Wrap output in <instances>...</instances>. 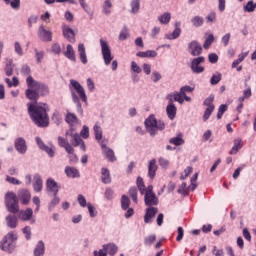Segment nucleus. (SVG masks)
Instances as JSON below:
<instances>
[{
    "mask_svg": "<svg viewBox=\"0 0 256 256\" xmlns=\"http://www.w3.org/2000/svg\"><path fill=\"white\" fill-rule=\"evenodd\" d=\"M28 114L37 127H47L49 125V115L47 114V104L33 102L28 103Z\"/></svg>",
    "mask_w": 256,
    "mask_h": 256,
    "instance_id": "obj_1",
    "label": "nucleus"
},
{
    "mask_svg": "<svg viewBox=\"0 0 256 256\" xmlns=\"http://www.w3.org/2000/svg\"><path fill=\"white\" fill-rule=\"evenodd\" d=\"M69 89L72 95V101L76 103L78 109H81V101L87 103V94H85V88L81 86L77 80H70ZM81 99V101L79 100Z\"/></svg>",
    "mask_w": 256,
    "mask_h": 256,
    "instance_id": "obj_2",
    "label": "nucleus"
},
{
    "mask_svg": "<svg viewBox=\"0 0 256 256\" xmlns=\"http://www.w3.org/2000/svg\"><path fill=\"white\" fill-rule=\"evenodd\" d=\"M17 239H19L17 232H9L0 241V249L2 251H5V253H13V251H15V248L17 247Z\"/></svg>",
    "mask_w": 256,
    "mask_h": 256,
    "instance_id": "obj_3",
    "label": "nucleus"
},
{
    "mask_svg": "<svg viewBox=\"0 0 256 256\" xmlns=\"http://www.w3.org/2000/svg\"><path fill=\"white\" fill-rule=\"evenodd\" d=\"M145 127L146 131L150 133L151 137H155V135H157V131H163V129H165V122L157 120V118H155V115H150L145 120Z\"/></svg>",
    "mask_w": 256,
    "mask_h": 256,
    "instance_id": "obj_4",
    "label": "nucleus"
},
{
    "mask_svg": "<svg viewBox=\"0 0 256 256\" xmlns=\"http://www.w3.org/2000/svg\"><path fill=\"white\" fill-rule=\"evenodd\" d=\"M17 194L14 192H8L5 195V205L9 213H19V201L17 200Z\"/></svg>",
    "mask_w": 256,
    "mask_h": 256,
    "instance_id": "obj_5",
    "label": "nucleus"
},
{
    "mask_svg": "<svg viewBox=\"0 0 256 256\" xmlns=\"http://www.w3.org/2000/svg\"><path fill=\"white\" fill-rule=\"evenodd\" d=\"M27 87H35L38 90V93L41 95H49V87L45 84L35 81L33 76H28L26 79Z\"/></svg>",
    "mask_w": 256,
    "mask_h": 256,
    "instance_id": "obj_6",
    "label": "nucleus"
},
{
    "mask_svg": "<svg viewBox=\"0 0 256 256\" xmlns=\"http://www.w3.org/2000/svg\"><path fill=\"white\" fill-rule=\"evenodd\" d=\"M100 47L105 65H111V61H113V55H111V48L109 47V44L107 41L100 39Z\"/></svg>",
    "mask_w": 256,
    "mask_h": 256,
    "instance_id": "obj_7",
    "label": "nucleus"
},
{
    "mask_svg": "<svg viewBox=\"0 0 256 256\" xmlns=\"http://www.w3.org/2000/svg\"><path fill=\"white\" fill-rule=\"evenodd\" d=\"M144 201L145 205L151 207L153 205H157L159 203V199H157V195L153 192V185H149L147 190L144 192Z\"/></svg>",
    "mask_w": 256,
    "mask_h": 256,
    "instance_id": "obj_8",
    "label": "nucleus"
},
{
    "mask_svg": "<svg viewBox=\"0 0 256 256\" xmlns=\"http://www.w3.org/2000/svg\"><path fill=\"white\" fill-rule=\"evenodd\" d=\"M117 251H119L117 245L110 243L104 245L103 249H100L99 251H94V256H107V253L108 255L114 256Z\"/></svg>",
    "mask_w": 256,
    "mask_h": 256,
    "instance_id": "obj_9",
    "label": "nucleus"
},
{
    "mask_svg": "<svg viewBox=\"0 0 256 256\" xmlns=\"http://www.w3.org/2000/svg\"><path fill=\"white\" fill-rule=\"evenodd\" d=\"M204 61L205 57L203 56L192 59L190 65L192 73H195L196 75H199V73H203V71H205V67L201 66V63H203Z\"/></svg>",
    "mask_w": 256,
    "mask_h": 256,
    "instance_id": "obj_10",
    "label": "nucleus"
},
{
    "mask_svg": "<svg viewBox=\"0 0 256 256\" xmlns=\"http://www.w3.org/2000/svg\"><path fill=\"white\" fill-rule=\"evenodd\" d=\"M100 145L102 147V153L106 157L107 160H109L111 163H115L117 161V158L115 157V152L113 149L107 147V144H105V140H102L100 142Z\"/></svg>",
    "mask_w": 256,
    "mask_h": 256,
    "instance_id": "obj_11",
    "label": "nucleus"
},
{
    "mask_svg": "<svg viewBox=\"0 0 256 256\" xmlns=\"http://www.w3.org/2000/svg\"><path fill=\"white\" fill-rule=\"evenodd\" d=\"M35 141L39 149L45 151V153H47V155H49L50 157H55V146H53L52 144L50 146L45 145L40 137H36Z\"/></svg>",
    "mask_w": 256,
    "mask_h": 256,
    "instance_id": "obj_12",
    "label": "nucleus"
},
{
    "mask_svg": "<svg viewBox=\"0 0 256 256\" xmlns=\"http://www.w3.org/2000/svg\"><path fill=\"white\" fill-rule=\"evenodd\" d=\"M16 197L22 205H29L31 203V192L27 189L19 190Z\"/></svg>",
    "mask_w": 256,
    "mask_h": 256,
    "instance_id": "obj_13",
    "label": "nucleus"
},
{
    "mask_svg": "<svg viewBox=\"0 0 256 256\" xmlns=\"http://www.w3.org/2000/svg\"><path fill=\"white\" fill-rule=\"evenodd\" d=\"M188 53L191 54L193 57H199L201 53H203V47L199 42L197 41H192L188 45Z\"/></svg>",
    "mask_w": 256,
    "mask_h": 256,
    "instance_id": "obj_14",
    "label": "nucleus"
},
{
    "mask_svg": "<svg viewBox=\"0 0 256 256\" xmlns=\"http://www.w3.org/2000/svg\"><path fill=\"white\" fill-rule=\"evenodd\" d=\"M14 147L20 155H25V153H27V142L23 138H17L14 142Z\"/></svg>",
    "mask_w": 256,
    "mask_h": 256,
    "instance_id": "obj_15",
    "label": "nucleus"
},
{
    "mask_svg": "<svg viewBox=\"0 0 256 256\" xmlns=\"http://www.w3.org/2000/svg\"><path fill=\"white\" fill-rule=\"evenodd\" d=\"M18 219H20V221H31V219H33V209L26 208L24 210H19Z\"/></svg>",
    "mask_w": 256,
    "mask_h": 256,
    "instance_id": "obj_16",
    "label": "nucleus"
},
{
    "mask_svg": "<svg viewBox=\"0 0 256 256\" xmlns=\"http://www.w3.org/2000/svg\"><path fill=\"white\" fill-rule=\"evenodd\" d=\"M157 213H159V209L155 207L147 208L144 216V223H153V219H155V215H157Z\"/></svg>",
    "mask_w": 256,
    "mask_h": 256,
    "instance_id": "obj_17",
    "label": "nucleus"
},
{
    "mask_svg": "<svg viewBox=\"0 0 256 256\" xmlns=\"http://www.w3.org/2000/svg\"><path fill=\"white\" fill-rule=\"evenodd\" d=\"M62 33L65 39L70 43H75V32L67 25L62 26Z\"/></svg>",
    "mask_w": 256,
    "mask_h": 256,
    "instance_id": "obj_18",
    "label": "nucleus"
},
{
    "mask_svg": "<svg viewBox=\"0 0 256 256\" xmlns=\"http://www.w3.org/2000/svg\"><path fill=\"white\" fill-rule=\"evenodd\" d=\"M66 135L70 137H72V140H70L71 145H73V147H77L78 145L81 144L82 140H81V136H79V134H77V132H75V129L71 128L68 132H66Z\"/></svg>",
    "mask_w": 256,
    "mask_h": 256,
    "instance_id": "obj_19",
    "label": "nucleus"
},
{
    "mask_svg": "<svg viewBox=\"0 0 256 256\" xmlns=\"http://www.w3.org/2000/svg\"><path fill=\"white\" fill-rule=\"evenodd\" d=\"M46 188L48 193H52L56 196L59 193V185L52 178H49L46 182Z\"/></svg>",
    "mask_w": 256,
    "mask_h": 256,
    "instance_id": "obj_20",
    "label": "nucleus"
},
{
    "mask_svg": "<svg viewBox=\"0 0 256 256\" xmlns=\"http://www.w3.org/2000/svg\"><path fill=\"white\" fill-rule=\"evenodd\" d=\"M25 95L30 101H37L39 99V91L35 87L28 86Z\"/></svg>",
    "mask_w": 256,
    "mask_h": 256,
    "instance_id": "obj_21",
    "label": "nucleus"
},
{
    "mask_svg": "<svg viewBox=\"0 0 256 256\" xmlns=\"http://www.w3.org/2000/svg\"><path fill=\"white\" fill-rule=\"evenodd\" d=\"M38 36L41 41H51L52 39L51 31L46 30L43 25L39 27Z\"/></svg>",
    "mask_w": 256,
    "mask_h": 256,
    "instance_id": "obj_22",
    "label": "nucleus"
},
{
    "mask_svg": "<svg viewBox=\"0 0 256 256\" xmlns=\"http://www.w3.org/2000/svg\"><path fill=\"white\" fill-rule=\"evenodd\" d=\"M33 189L35 193H41L43 191V179L39 174L34 175Z\"/></svg>",
    "mask_w": 256,
    "mask_h": 256,
    "instance_id": "obj_23",
    "label": "nucleus"
},
{
    "mask_svg": "<svg viewBox=\"0 0 256 256\" xmlns=\"http://www.w3.org/2000/svg\"><path fill=\"white\" fill-rule=\"evenodd\" d=\"M6 225L10 229H16L17 225H19V219L15 214H9L6 216Z\"/></svg>",
    "mask_w": 256,
    "mask_h": 256,
    "instance_id": "obj_24",
    "label": "nucleus"
},
{
    "mask_svg": "<svg viewBox=\"0 0 256 256\" xmlns=\"http://www.w3.org/2000/svg\"><path fill=\"white\" fill-rule=\"evenodd\" d=\"M58 145L59 147H63L67 153H75L73 146H71V144L61 136L58 137Z\"/></svg>",
    "mask_w": 256,
    "mask_h": 256,
    "instance_id": "obj_25",
    "label": "nucleus"
},
{
    "mask_svg": "<svg viewBox=\"0 0 256 256\" xmlns=\"http://www.w3.org/2000/svg\"><path fill=\"white\" fill-rule=\"evenodd\" d=\"M63 55L66 56L69 61H73V63L77 61V57L75 56V49H73L71 44L66 46V51L63 52Z\"/></svg>",
    "mask_w": 256,
    "mask_h": 256,
    "instance_id": "obj_26",
    "label": "nucleus"
},
{
    "mask_svg": "<svg viewBox=\"0 0 256 256\" xmlns=\"http://www.w3.org/2000/svg\"><path fill=\"white\" fill-rule=\"evenodd\" d=\"M157 174V160L152 159L148 165V177L150 179H155V175Z\"/></svg>",
    "mask_w": 256,
    "mask_h": 256,
    "instance_id": "obj_27",
    "label": "nucleus"
},
{
    "mask_svg": "<svg viewBox=\"0 0 256 256\" xmlns=\"http://www.w3.org/2000/svg\"><path fill=\"white\" fill-rule=\"evenodd\" d=\"M13 69H15V64H13V59L7 58L5 68H4L5 75L7 77H11V75H13Z\"/></svg>",
    "mask_w": 256,
    "mask_h": 256,
    "instance_id": "obj_28",
    "label": "nucleus"
},
{
    "mask_svg": "<svg viewBox=\"0 0 256 256\" xmlns=\"http://www.w3.org/2000/svg\"><path fill=\"white\" fill-rule=\"evenodd\" d=\"M166 113L168 115V118L173 121L175 117H177V107L175 104H168L166 107Z\"/></svg>",
    "mask_w": 256,
    "mask_h": 256,
    "instance_id": "obj_29",
    "label": "nucleus"
},
{
    "mask_svg": "<svg viewBox=\"0 0 256 256\" xmlns=\"http://www.w3.org/2000/svg\"><path fill=\"white\" fill-rule=\"evenodd\" d=\"M78 53H79L81 63H83V65H87V61H88L87 60V52H85L84 44L78 45Z\"/></svg>",
    "mask_w": 256,
    "mask_h": 256,
    "instance_id": "obj_30",
    "label": "nucleus"
},
{
    "mask_svg": "<svg viewBox=\"0 0 256 256\" xmlns=\"http://www.w3.org/2000/svg\"><path fill=\"white\" fill-rule=\"evenodd\" d=\"M65 173L67 177H70V179H75L77 177H80L79 170H77V168L75 167L67 166L65 168Z\"/></svg>",
    "mask_w": 256,
    "mask_h": 256,
    "instance_id": "obj_31",
    "label": "nucleus"
},
{
    "mask_svg": "<svg viewBox=\"0 0 256 256\" xmlns=\"http://www.w3.org/2000/svg\"><path fill=\"white\" fill-rule=\"evenodd\" d=\"M111 9H113V2L111 0H104L102 13H104V15H111Z\"/></svg>",
    "mask_w": 256,
    "mask_h": 256,
    "instance_id": "obj_32",
    "label": "nucleus"
},
{
    "mask_svg": "<svg viewBox=\"0 0 256 256\" xmlns=\"http://www.w3.org/2000/svg\"><path fill=\"white\" fill-rule=\"evenodd\" d=\"M101 175L102 183H105V185L111 183V173L109 172V169L102 168Z\"/></svg>",
    "mask_w": 256,
    "mask_h": 256,
    "instance_id": "obj_33",
    "label": "nucleus"
},
{
    "mask_svg": "<svg viewBox=\"0 0 256 256\" xmlns=\"http://www.w3.org/2000/svg\"><path fill=\"white\" fill-rule=\"evenodd\" d=\"M241 147H243V140H241L239 138L234 140V146L230 150V155H237V153L239 152V149H241Z\"/></svg>",
    "mask_w": 256,
    "mask_h": 256,
    "instance_id": "obj_34",
    "label": "nucleus"
},
{
    "mask_svg": "<svg viewBox=\"0 0 256 256\" xmlns=\"http://www.w3.org/2000/svg\"><path fill=\"white\" fill-rule=\"evenodd\" d=\"M45 255V243L43 241H39L35 250H34V256H43Z\"/></svg>",
    "mask_w": 256,
    "mask_h": 256,
    "instance_id": "obj_35",
    "label": "nucleus"
},
{
    "mask_svg": "<svg viewBox=\"0 0 256 256\" xmlns=\"http://www.w3.org/2000/svg\"><path fill=\"white\" fill-rule=\"evenodd\" d=\"M130 6V13L136 15V13H139V10L141 9V0H132Z\"/></svg>",
    "mask_w": 256,
    "mask_h": 256,
    "instance_id": "obj_36",
    "label": "nucleus"
},
{
    "mask_svg": "<svg viewBox=\"0 0 256 256\" xmlns=\"http://www.w3.org/2000/svg\"><path fill=\"white\" fill-rule=\"evenodd\" d=\"M158 21L159 23H161V25H169V22L171 21V13L169 12L163 13L158 17Z\"/></svg>",
    "mask_w": 256,
    "mask_h": 256,
    "instance_id": "obj_37",
    "label": "nucleus"
},
{
    "mask_svg": "<svg viewBox=\"0 0 256 256\" xmlns=\"http://www.w3.org/2000/svg\"><path fill=\"white\" fill-rule=\"evenodd\" d=\"M94 135L96 141H100L101 143V139H103V129H101V126H99V124L94 125Z\"/></svg>",
    "mask_w": 256,
    "mask_h": 256,
    "instance_id": "obj_38",
    "label": "nucleus"
},
{
    "mask_svg": "<svg viewBox=\"0 0 256 256\" xmlns=\"http://www.w3.org/2000/svg\"><path fill=\"white\" fill-rule=\"evenodd\" d=\"M136 185L138 187V191H140V193L142 195H145V192L147 191V188L145 187V182L143 181V179L141 178V176H139L137 178V181H136Z\"/></svg>",
    "mask_w": 256,
    "mask_h": 256,
    "instance_id": "obj_39",
    "label": "nucleus"
},
{
    "mask_svg": "<svg viewBox=\"0 0 256 256\" xmlns=\"http://www.w3.org/2000/svg\"><path fill=\"white\" fill-rule=\"evenodd\" d=\"M169 143L171 145H175L176 147H179L180 145H184L185 144V140H183V137H181V135H178L174 138H171L169 140Z\"/></svg>",
    "mask_w": 256,
    "mask_h": 256,
    "instance_id": "obj_40",
    "label": "nucleus"
},
{
    "mask_svg": "<svg viewBox=\"0 0 256 256\" xmlns=\"http://www.w3.org/2000/svg\"><path fill=\"white\" fill-rule=\"evenodd\" d=\"M137 57H142V58H145V57H157V52H155V50H148V51H145V52H138L136 54Z\"/></svg>",
    "mask_w": 256,
    "mask_h": 256,
    "instance_id": "obj_41",
    "label": "nucleus"
},
{
    "mask_svg": "<svg viewBox=\"0 0 256 256\" xmlns=\"http://www.w3.org/2000/svg\"><path fill=\"white\" fill-rule=\"evenodd\" d=\"M131 205V200H129V197L126 195H122L121 198V207L124 211H127L129 209V206Z\"/></svg>",
    "mask_w": 256,
    "mask_h": 256,
    "instance_id": "obj_42",
    "label": "nucleus"
},
{
    "mask_svg": "<svg viewBox=\"0 0 256 256\" xmlns=\"http://www.w3.org/2000/svg\"><path fill=\"white\" fill-rule=\"evenodd\" d=\"M256 8V3L253 2V0H250L247 2V4L243 7L244 11L247 13H253Z\"/></svg>",
    "mask_w": 256,
    "mask_h": 256,
    "instance_id": "obj_43",
    "label": "nucleus"
},
{
    "mask_svg": "<svg viewBox=\"0 0 256 256\" xmlns=\"http://www.w3.org/2000/svg\"><path fill=\"white\" fill-rule=\"evenodd\" d=\"M204 22L205 20L203 19V17L200 16H195L191 19V23L194 27H201Z\"/></svg>",
    "mask_w": 256,
    "mask_h": 256,
    "instance_id": "obj_44",
    "label": "nucleus"
},
{
    "mask_svg": "<svg viewBox=\"0 0 256 256\" xmlns=\"http://www.w3.org/2000/svg\"><path fill=\"white\" fill-rule=\"evenodd\" d=\"M78 1L82 9H84L85 13H87V15H90V17H93V12H91V9L89 8V5L85 2V0Z\"/></svg>",
    "mask_w": 256,
    "mask_h": 256,
    "instance_id": "obj_45",
    "label": "nucleus"
},
{
    "mask_svg": "<svg viewBox=\"0 0 256 256\" xmlns=\"http://www.w3.org/2000/svg\"><path fill=\"white\" fill-rule=\"evenodd\" d=\"M222 79L221 73L217 72L216 74L212 75L210 79L211 85H218Z\"/></svg>",
    "mask_w": 256,
    "mask_h": 256,
    "instance_id": "obj_46",
    "label": "nucleus"
},
{
    "mask_svg": "<svg viewBox=\"0 0 256 256\" xmlns=\"http://www.w3.org/2000/svg\"><path fill=\"white\" fill-rule=\"evenodd\" d=\"M181 35V28H175L171 34L166 35V39L173 40L177 39Z\"/></svg>",
    "mask_w": 256,
    "mask_h": 256,
    "instance_id": "obj_47",
    "label": "nucleus"
},
{
    "mask_svg": "<svg viewBox=\"0 0 256 256\" xmlns=\"http://www.w3.org/2000/svg\"><path fill=\"white\" fill-rule=\"evenodd\" d=\"M213 41H215V36H213V34H209V36L206 38L205 42H204V49H209V47H211V45H213Z\"/></svg>",
    "mask_w": 256,
    "mask_h": 256,
    "instance_id": "obj_48",
    "label": "nucleus"
},
{
    "mask_svg": "<svg viewBox=\"0 0 256 256\" xmlns=\"http://www.w3.org/2000/svg\"><path fill=\"white\" fill-rule=\"evenodd\" d=\"M7 5H10L12 9H19L21 0H4Z\"/></svg>",
    "mask_w": 256,
    "mask_h": 256,
    "instance_id": "obj_49",
    "label": "nucleus"
},
{
    "mask_svg": "<svg viewBox=\"0 0 256 256\" xmlns=\"http://www.w3.org/2000/svg\"><path fill=\"white\" fill-rule=\"evenodd\" d=\"M213 111H215V106L207 107L203 115V121H207V119L211 117V113H213Z\"/></svg>",
    "mask_w": 256,
    "mask_h": 256,
    "instance_id": "obj_50",
    "label": "nucleus"
},
{
    "mask_svg": "<svg viewBox=\"0 0 256 256\" xmlns=\"http://www.w3.org/2000/svg\"><path fill=\"white\" fill-rule=\"evenodd\" d=\"M66 123H69V125L77 123V116H75V114L68 113L66 115Z\"/></svg>",
    "mask_w": 256,
    "mask_h": 256,
    "instance_id": "obj_51",
    "label": "nucleus"
},
{
    "mask_svg": "<svg viewBox=\"0 0 256 256\" xmlns=\"http://www.w3.org/2000/svg\"><path fill=\"white\" fill-rule=\"evenodd\" d=\"M127 37H129V30H127V27H124L120 34H119V41H125V39H127Z\"/></svg>",
    "mask_w": 256,
    "mask_h": 256,
    "instance_id": "obj_52",
    "label": "nucleus"
},
{
    "mask_svg": "<svg viewBox=\"0 0 256 256\" xmlns=\"http://www.w3.org/2000/svg\"><path fill=\"white\" fill-rule=\"evenodd\" d=\"M14 51L19 55V57H23V47H21V43L15 42L14 43Z\"/></svg>",
    "mask_w": 256,
    "mask_h": 256,
    "instance_id": "obj_53",
    "label": "nucleus"
},
{
    "mask_svg": "<svg viewBox=\"0 0 256 256\" xmlns=\"http://www.w3.org/2000/svg\"><path fill=\"white\" fill-rule=\"evenodd\" d=\"M154 241H157V236H155V235H150V236H148V237L145 238L144 244L146 245V247H151V244H152Z\"/></svg>",
    "mask_w": 256,
    "mask_h": 256,
    "instance_id": "obj_54",
    "label": "nucleus"
},
{
    "mask_svg": "<svg viewBox=\"0 0 256 256\" xmlns=\"http://www.w3.org/2000/svg\"><path fill=\"white\" fill-rule=\"evenodd\" d=\"M174 101H177L178 103H180V105H183V103H185V99L183 98V94L179 92H175L174 93Z\"/></svg>",
    "mask_w": 256,
    "mask_h": 256,
    "instance_id": "obj_55",
    "label": "nucleus"
},
{
    "mask_svg": "<svg viewBox=\"0 0 256 256\" xmlns=\"http://www.w3.org/2000/svg\"><path fill=\"white\" fill-rule=\"evenodd\" d=\"M34 51H35L37 63H41V61H43V57H45V52L39 51L37 50V48H35Z\"/></svg>",
    "mask_w": 256,
    "mask_h": 256,
    "instance_id": "obj_56",
    "label": "nucleus"
},
{
    "mask_svg": "<svg viewBox=\"0 0 256 256\" xmlns=\"http://www.w3.org/2000/svg\"><path fill=\"white\" fill-rule=\"evenodd\" d=\"M206 20H207V23H215V21H217V13H215V12H210V13L206 16Z\"/></svg>",
    "mask_w": 256,
    "mask_h": 256,
    "instance_id": "obj_57",
    "label": "nucleus"
},
{
    "mask_svg": "<svg viewBox=\"0 0 256 256\" xmlns=\"http://www.w3.org/2000/svg\"><path fill=\"white\" fill-rule=\"evenodd\" d=\"M129 195L132 201H134V203H137V188L135 187L130 188Z\"/></svg>",
    "mask_w": 256,
    "mask_h": 256,
    "instance_id": "obj_58",
    "label": "nucleus"
},
{
    "mask_svg": "<svg viewBox=\"0 0 256 256\" xmlns=\"http://www.w3.org/2000/svg\"><path fill=\"white\" fill-rule=\"evenodd\" d=\"M161 77V73L153 71L151 75V80L153 81V83H158V81H161Z\"/></svg>",
    "mask_w": 256,
    "mask_h": 256,
    "instance_id": "obj_59",
    "label": "nucleus"
},
{
    "mask_svg": "<svg viewBox=\"0 0 256 256\" xmlns=\"http://www.w3.org/2000/svg\"><path fill=\"white\" fill-rule=\"evenodd\" d=\"M158 163L162 169H167L169 167V160L163 157L159 158Z\"/></svg>",
    "mask_w": 256,
    "mask_h": 256,
    "instance_id": "obj_60",
    "label": "nucleus"
},
{
    "mask_svg": "<svg viewBox=\"0 0 256 256\" xmlns=\"http://www.w3.org/2000/svg\"><path fill=\"white\" fill-rule=\"evenodd\" d=\"M131 71L133 73H141L143 71V69H141L138 65L137 62L132 61L131 62Z\"/></svg>",
    "mask_w": 256,
    "mask_h": 256,
    "instance_id": "obj_61",
    "label": "nucleus"
},
{
    "mask_svg": "<svg viewBox=\"0 0 256 256\" xmlns=\"http://www.w3.org/2000/svg\"><path fill=\"white\" fill-rule=\"evenodd\" d=\"M225 111H227V105H225V104L220 105V107L218 109V113H217V119H221V117H223V113H225Z\"/></svg>",
    "mask_w": 256,
    "mask_h": 256,
    "instance_id": "obj_62",
    "label": "nucleus"
},
{
    "mask_svg": "<svg viewBox=\"0 0 256 256\" xmlns=\"http://www.w3.org/2000/svg\"><path fill=\"white\" fill-rule=\"evenodd\" d=\"M7 183H10L11 185H21V181L14 177L6 176Z\"/></svg>",
    "mask_w": 256,
    "mask_h": 256,
    "instance_id": "obj_63",
    "label": "nucleus"
},
{
    "mask_svg": "<svg viewBox=\"0 0 256 256\" xmlns=\"http://www.w3.org/2000/svg\"><path fill=\"white\" fill-rule=\"evenodd\" d=\"M22 231L27 241H29V239H31V227L25 226Z\"/></svg>",
    "mask_w": 256,
    "mask_h": 256,
    "instance_id": "obj_64",
    "label": "nucleus"
}]
</instances>
